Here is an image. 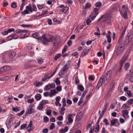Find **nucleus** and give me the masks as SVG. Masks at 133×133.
<instances>
[{"instance_id":"1","label":"nucleus","mask_w":133,"mask_h":133,"mask_svg":"<svg viewBox=\"0 0 133 133\" xmlns=\"http://www.w3.org/2000/svg\"><path fill=\"white\" fill-rule=\"evenodd\" d=\"M126 43L118 41L116 47V54L117 56L122 55L125 49Z\"/></svg>"},{"instance_id":"2","label":"nucleus","mask_w":133,"mask_h":133,"mask_svg":"<svg viewBox=\"0 0 133 133\" xmlns=\"http://www.w3.org/2000/svg\"><path fill=\"white\" fill-rule=\"evenodd\" d=\"M42 42L44 45H48L49 42H53L55 39L54 37L48 34H44L42 36Z\"/></svg>"},{"instance_id":"3","label":"nucleus","mask_w":133,"mask_h":133,"mask_svg":"<svg viewBox=\"0 0 133 133\" xmlns=\"http://www.w3.org/2000/svg\"><path fill=\"white\" fill-rule=\"evenodd\" d=\"M112 75V71L110 70H109L107 72L105 76L104 75V84L105 85H107L111 79Z\"/></svg>"},{"instance_id":"4","label":"nucleus","mask_w":133,"mask_h":133,"mask_svg":"<svg viewBox=\"0 0 133 133\" xmlns=\"http://www.w3.org/2000/svg\"><path fill=\"white\" fill-rule=\"evenodd\" d=\"M122 10L120 11L121 14L122 16L124 18H127V12L128 10L127 6L125 5H123L122 7Z\"/></svg>"},{"instance_id":"5","label":"nucleus","mask_w":133,"mask_h":133,"mask_svg":"<svg viewBox=\"0 0 133 133\" xmlns=\"http://www.w3.org/2000/svg\"><path fill=\"white\" fill-rule=\"evenodd\" d=\"M125 29H124L123 30L121 35L119 38L118 41L126 43V45H128L129 44V39H125V40H124L123 39V38L124 37V35L125 33Z\"/></svg>"},{"instance_id":"6","label":"nucleus","mask_w":133,"mask_h":133,"mask_svg":"<svg viewBox=\"0 0 133 133\" xmlns=\"http://www.w3.org/2000/svg\"><path fill=\"white\" fill-rule=\"evenodd\" d=\"M70 65V63L69 62H67L60 70V71L59 72L58 74L61 75L62 73V72H64L67 71L68 69V67Z\"/></svg>"},{"instance_id":"7","label":"nucleus","mask_w":133,"mask_h":133,"mask_svg":"<svg viewBox=\"0 0 133 133\" xmlns=\"http://www.w3.org/2000/svg\"><path fill=\"white\" fill-rule=\"evenodd\" d=\"M122 115L125 120L128 118L129 116L128 115L129 112L127 109L123 110H122Z\"/></svg>"},{"instance_id":"8","label":"nucleus","mask_w":133,"mask_h":133,"mask_svg":"<svg viewBox=\"0 0 133 133\" xmlns=\"http://www.w3.org/2000/svg\"><path fill=\"white\" fill-rule=\"evenodd\" d=\"M111 17L109 16L106 17L103 19V22L104 24L110 25L111 24Z\"/></svg>"},{"instance_id":"9","label":"nucleus","mask_w":133,"mask_h":133,"mask_svg":"<svg viewBox=\"0 0 133 133\" xmlns=\"http://www.w3.org/2000/svg\"><path fill=\"white\" fill-rule=\"evenodd\" d=\"M104 75H102L100 78L96 88V90L98 89L102 85L103 82L104 83Z\"/></svg>"},{"instance_id":"10","label":"nucleus","mask_w":133,"mask_h":133,"mask_svg":"<svg viewBox=\"0 0 133 133\" xmlns=\"http://www.w3.org/2000/svg\"><path fill=\"white\" fill-rule=\"evenodd\" d=\"M55 87V85L54 83H49L45 86L44 90L46 91H48L51 89H53Z\"/></svg>"},{"instance_id":"11","label":"nucleus","mask_w":133,"mask_h":133,"mask_svg":"<svg viewBox=\"0 0 133 133\" xmlns=\"http://www.w3.org/2000/svg\"><path fill=\"white\" fill-rule=\"evenodd\" d=\"M129 55V53L127 54L125 56H123L120 61V64L121 65H123L124 63L128 59Z\"/></svg>"},{"instance_id":"12","label":"nucleus","mask_w":133,"mask_h":133,"mask_svg":"<svg viewBox=\"0 0 133 133\" xmlns=\"http://www.w3.org/2000/svg\"><path fill=\"white\" fill-rule=\"evenodd\" d=\"M110 122L111 126L115 125L116 126H119V123L117 119L115 118L113 119Z\"/></svg>"},{"instance_id":"13","label":"nucleus","mask_w":133,"mask_h":133,"mask_svg":"<svg viewBox=\"0 0 133 133\" xmlns=\"http://www.w3.org/2000/svg\"><path fill=\"white\" fill-rule=\"evenodd\" d=\"M127 37L126 39H128L129 40V42L131 41L133 37V32L132 31H130L128 32L127 34Z\"/></svg>"},{"instance_id":"14","label":"nucleus","mask_w":133,"mask_h":133,"mask_svg":"<svg viewBox=\"0 0 133 133\" xmlns=\"http://www.w3.org/2000/svg\"><path fill=\"white\" fill-rule=\"evenodd\" d=\"M43 83L42 82H39L38 81L36 80L34 83V85L37 87H39L42 85Z\"/></svg>"},{"instance_id":"15","label":"nucleus","mask_w":133,"mask_h":133,"mask_svg":"<svg viewBox=\"0 0 133 133\" xmlns=\"http://www.w3.org/2000/svg\"><path fill=\"white\" fill-rule=\"evenodd\" d=\"M50 93L51 94L50 97H52L54 96L55 94H57V92L55 90L52 89L50 90Z\"/></svg>"},{"instance_id":"16","label":"nucleus","mask_w":133,"mask_h":133,"mask_svg":"<svg viewBox=\"0 0 133 133\" xmlns=\"http://www.w3.org/2000/svg\"><path fill=\"white\" fill-rule=\"evenodd\" d=\"M34 111V110L33 108H28L26 110V113L29 114H31Z\"/></svg>"},{"instance_id":"17","label":"nucleus","mask_w":133,"mask_h":133,"mask_svg":"<svg viewBox=\"0 0 133 133\" xmlns=\"http://www.w3.org/2000/svg\"><path fill=\"white\" fill-rule=\"evenodd\" d=\"M16 32L17 33H27L28 32V31L26 30H23L20 29H18L16 30Z\"/></svg>"},{"instance_id":"18","label":"nucleus","mask_w":133,"mask_h":133,"mask_svg":"<svg viewBox=\"0 0 133 133\" xmlns=\"http://www.w3.org/2000/svg\"><path fill=\"white\" fill-rule=\"evenodd\" d=\"M89 50V49L84 50L82 53V55L81 56V57H83L85 56L87 54L88 51Z\"/></svg>"},{"instance_id":"19","label":"nucleus","mask_w":133,"mask_h":133,"mask_svg":"<svg viewBox=\"0 0 133 133\" xmlns=\"http://www.w3.org/2000/svg\"><path fill=\"white\" fill-rule=\"evenodd\" d=\"M68 130V127L67 126L65 127L64 129H61L59 130L60 133H64L66 132Z\"/></svg>"},{"instance_id":"20","label":"nucleus","mask_w":133,"mask_h":133,"mask_svg":"<svg viewBox=\"0 0 133 133\" xmlns=\"http://www.w3.org/2000/svg\"><path fill=\"white\" fill-rule=\"evenodd\" d=\"M69 8L67 6H65L61 10V11L65 14L68 11Z\"/></svg>"},{"instance_id":"21","label":"nucleus","mask_w":133,"mask_h":133,"mask_svg":"<svg viewBox=\"0 0 133 133\" xmlns=\"http://www.w3.org/2000/svg\"><path fill=\"white\" fill-rule=\"evenodd\" d=\"M67 71H65V73L64 72H62V74L61 75L58 74V75L61 78L64 77L66 78L68 76V74L66 73Z\"/></svg>"},{"instance_id":"22","label":"nucleus","mask_w":133,"mask_h":133,"mask_svg":"<svg viewBox=\"0 0 133 133\" xmlns=\"http://www.w3.org/2000/svg\"><path fill=\"white\" fill-rule=\"evenodd\" d=\"M35 98L37 101H39L41 99L42 96L40 94H37L36 95Z\"/></svg>"},{"instance_id":"23","label":"nucleus","mask_w":133,"mask_h":133,"mask_svg":"<svg viewBox=\"0 0 133 133\" xmlns=\"http://www.w3.org/2000/svg\"><path fill=\"white\" fill-rule=\"evenodd\" d=\"M77 89L82 92L84 90L83 87L81 85H77Z\"/></svg>"},{"instance_id":"24","label":"nucleus","mask_w":133,"mask_h":133,"mask_svg":"<svg viewBox=\"0 0 133 133\" xmlns=\"http://www.w3.org/2000/svg\"><path fill=\"white\" fill-rule=\"evenodd\" d=\"M49 74H46L44 76V77L42 78V81H44L46 80L47 79H49L51 77L50 76H48V75Z\"/></svg>"},{"instance_id":"25","label":"nucleus","mask_w":133,"mask_h":133,"mask_svg":"<svg viewBox=\"0 0 133 133\" xmlns=\"http://www.w3.org/2000/svg\"><path fill=\"white\" fill-rule=\"evenodd\" d=\"M12 75H10V76H5L4 77H3L1 78L2 79H1V80L3 81H7L10 78V77L12 76Z\"/></svg>"},{"instance_id":"26","label":"nucleus","mask_w":133,"mask_h":133,"mask_svg":"<svg viewBox=\"0 0 133 133\" xmlns=\"http://www.w3.org/2000/svg\"><path fill=\"white\" fill-rule=\"evenodd\" d=\"M15 52H12L9 54V56L10 58H12L15 56Z\"/></svg>"},{"instance_id":"27","label":"nucleus","mask_w":133,"mask_h":133,"mask_svg":"<svg viewBox=\"0 0 133 133\" xmlns=\"http://www.w3.org/2000/svg\"><path fill=\"white\" fill-rule=\"evenodd\" d=\"M33 37L37 39H39V34L37 33H34L32 35Z\"/></svg>"},{"instance_id":"28","label":"nucleus","mask_w":133,"mask_h":133,"mask_svg":"<svg viewBox=\"0 0 133 133\" xmlns=\"http://www.w3.org/2000/svg\"><path fill=\"white\" fill-rule=\"evenodd\" d=\"M11 7L13 8H16L17 7V3L15 2H13L11 3Z\"/></svg>"},{"instance_id":"29","label":"nucleus","mask_w":133,"mask_h":133,"mask_svg":"<svg viewBox=\"0 0 133 133\" xmlns=\"http://www.w3.org/2000/svg\"><path fill=\"white\" fill-rule=\"evenodd\" d=\"M102 5V3L100 2H96L95 4V6L97 7H99Z\"/></svg>"},{"instance_id":"30","label":"nucleus","mask_w":133,"mask_h":133,"mask_svg":"<svg viewBox=\"0 0 133 133\" xmlns=\"http://www.w3.org/2000/svg\"><path fill=\"white\" fill-rule=\"evenodd\" d=\"M54 82H55L57 85L60 84L61 83V82L59 80V78H57L55 80Z\"/></svg>"},{"instance_id":"31","label":"nucleus","mask_w":133,"mask_h":133,"mask_svg":"<svg viewBox=\"0 0 133 133\" xmlns=\"http://www.w3.org/2000/svg\"><path fill=\"white\" fill-rule=\"evenodd\" d=\"M43 105L41 103V102H40L39 104V106L37 107V109L40 110H42L43 107Z\"/></svg>"},{"instance_id":"32","label":"nucleus","mask_w":133,"mask_h":133,"mask_svg":"<svg viewBox=\"0 0 133 133\" xmlns=\"http://www.w3.org/2000/svg\"><path fill=\"white\" fill-rule=\"evenodd\" d=\"M123 66V65H121V64H120L119 68V69H117L116 72V74H118V72H119L121 71L122 69V68Z\"/></svg>"},{"instance_id":"33","label":"nucleus","mask_w":133,"mask_h":133,"mask_svg":"<svg viewBox=\"0 0 133 133\" xmlns=\"http://www.w3.org/2000/svg\"><path fill=\"white\" fill-rule=\"evenodd\" d=\"M99 9L97 8H94V15L97 16L98 14V12Z\"/></svg>"},{"instance_id":"34","label":"nucleus","mask_w":133,"mask_h":133,"mask_svg":"<svg viewBox=\"0 0 133 133\" xmlns=\"http://www.w3.org/2000/svg\"><path fill=\"white\" fill-rule=\"evenodd\" d=\"M125 70L127 71L128 70L130 66V64L129 63H127L125 64Z\"/></svg>"},{"instance_id":"35","label":"nucleus","mask_w":133,"mask_h":133,"mask_svg":"<svg viewBox=\"0 0 133 133\" xmlns=\"http://www.w3.org/2000/svg\"><path fill=\"white\" fill-rule=\"evenodd\" d=\"M61 57V54H58L56 55L55 57V59L57 61L58 58H59Z\"/></svg>"},{"instance_id":"36","label":"nucleus","mask_w":133,"mask_h":133,"mask_svg":"<svg viewBox=\"0 0 133 133\" xmlns=\"http://www.w3.org/2000/svg\"><path fill=\"white\" fill-rule=\"evenodd\" d=\"M129 105H127L126 104H124L122 106V107L124 109H126L129 108L130 107Z\"/></svg>"},{"instance_id":"37","label":"nucleus","mask_w":133,"mask_h":133,"mask_svg":"<svg viewBox=\"0 0 133 133\" xmlns=\"http://www.w3.org/2000/svg\"><path fill=\"white\" fill-rule=\"evenodd\" d=\"M40 102H41V103L43 105L49 103L48 101L47 100H43L41 101Z\"/></svg>"},{"instance_id":"38","label":"nucleus","mask_w":133,"mask_h":133,"mask_svg":"<svg viewBox=\"0 0 133 133\" xmlns=\"http://www.w3.org/2000/svg\"><path fill=\"white\" fill-rule=\"evenodd\" d=\"M99 129V125H96V127L95 130V132H97L98 131Z\"/></svg>"},{"instance_id":"39","label":"nucleus","mask_w":133,"mask_h":133,"mask_svg":"<svg viewBox=\"0 0 133 133\" xmlns=\"http://www.w3.org/2000/svg\"><path fill=\"white\" fill-rule=\"evenodd\" d=\"M91 5V4L89 3H87L85 6L84 8L85 9L89 8H90Z\"/></svg>"},{"instance_id":"40","label":"nucleus","mask_w":133,"mask_h":133,"mask_svg":"<svg viewBox=\"0 0 133 133\" xmlns=\"http://www.w3.org/2000/svg\"><path fill=\"white\" fill-rule=\"evenodd\" d=\"M29 13V12L28 10L26 9H25L24 11H23L21 13V14L24 15H25L26 14H27Z\"/></svg>"},{"instance_id":"41","label":"nucleus","mask_w":133,"mask_h":133,"mask_svg":"<svg viewBox=\"0 0 133 133\" xmlns=\"http://www.w3.org/2000/svg\"><path fill=\"white\" fill-rule=\"evenodd\" d=\"M49 119L48 117L44 116L43 118V122L45 123H47L49 121Z\"/></svg>"},{"instance_id":"42","label":"nucleus","mask_w":133,"mask_h":133,"mask_svg":"<svg viewBox=\"0 0 133 133\" xmlns=\"http://www.w3.org/2000/svg\"><path fill=\"white\" fill-rule=\"evenodd\" d=\"M37 5L38 8L40 9H42L44 6V5L43 4L42 5L38 4Z\"/></svg>"},{"instance_id":"43","label":"nucleus","mask_w":133,"mask_h":133,"mask_svg":"<svg viewBox=\"0 0 133 133\" xmlns=\"http://www.w3.org/2000/svg\"><path fill=\"white\" fill-rule=\"evenodd\" d=\"M68 48V46L67 45H65L63 49L62 50V54H63L65 52L66 50V49Z\"/></svg>"},{"instance_id":"44","label":"nucleus","mask_w":133,"mask_h":133,"mask_svg":"<svg viewBox=\"0 0 133 133\" xmlns=\"http://www.w3.org/2000/svg\"><path fill=\"white\" fill-rule=\"evenodd\" d=\"M133 102V99L132 98L130 99H129V100H128L127 102V103L128 105H130L132 103V102Z\"/></svg>"},{"instance_id":"45","label":"nucleus","mask_w":133,"mask_h":133,"mask_svg":"<svg viewBox=\"0 0 133 133\" xmlns=\"http://www.w3.org/2000/svg\"><path fill=\"white\" fill-rule=\"evenodd\" d=\"M55 42L56 43V44H58L59 43L60 41V39L59 37H58L57 38H55Z\"/></svg>"},{"instance_id":"46","label":"nucleus","mask_w":133,"mask_h":133,"mask_svg":"<svg viewBox=\"0 0 133 133\" xmlns=\"http://www.w3.org/2000/svg\"><path fill=\"white\" fill-rule=\"evenodd\" d=\"M26 9L27 10H28L30 12H32V11L31 9V7L27 5L26 7Z\"/></svg>"},{"instance_id":"47","label":"nucleus","mask_w":133,"mask_h":133,"mask_svg":"<svg viewBox=\"0 0 133 133\" xmlns=\"http://www.w3.org/2000/svg\"><path fill=\"white\" fill-rule=\"evenodd\" d=\"M12 110L15 112H17L20 110V108L19 107H18V108H12Z\"/></svg>"},{"instance_id":"48","label":"nucleus","mask_w":133,"mask_h":133,"mask_svg":"<svg viewBox=\"0 0 133 133\" xmlns=\"http://www.w3.org/2000/svg\"><path fill=\"white\" fill-rule=\"evenodd\" d=\"M103 122L106 125H109V123L108 122V120L107 118L104 119Z\"/></svg>"},{"instance_id":"49","label":"nucleus","mask_w":133,"mask_h":133,"mask_svg":"<svg viewBox=\"0 0 133 133\" xmlns=\"http://www.w3.org/2000/svg\"><path fill=\"white\" fill-rule=\"evenodd\" d=\"M111 89L109 90L108 91V92L107 94V96L108 97H109L110 96V95L112 92H111Z\"/></svg>"},{"instance_id":"50","label":"nucleus","mask_w":133,"mask_h":133,"mask_svg":"<svg viewBox=\"0 0 133 133\" xmlns=\"http://www.w3.org/2000/svg\"><path fill=\"white\" fill-rule=\"evenodd\" d=\"M55 127V124L54 123H52L51 125L50 126L49 129L50 130H52Z\"/></svg>"},{"instance_id":"51","label":"nucleus","mask_w":133,"mask_h":133,"mask_svg":"<svg viewBox=\"0 0 133 133\" xmlns=\"http://www.w3.org/2000/svg\"><path fill=\"white\" fill-rule=\"evenodd\" d=\"M56 89L58 91H60L62 90V87L61 86H58L56 87Z\"/></svg>"},{"instance_id":"52","label":"nucleus","mask_w":133,"mask_h":133,"mask_svg":"<svg viewBox=\"0 0 133 133\" xmlns=\"http://www.w3.org/2000/svg\"><path fill=\"white\" fill-rule=\"evenodd\" d=\"M127 94L128 95V96L130 97H131L132 96V94L131 92L130 91H127Z\"/></svg>"},{"instance_id":"53","label":"nucleus","mask_w":133,"mask_h":133,"mask_svg":"<svg viewBox=\"0 0 133 133\" xmlns=\"http://www.w3.org/2000/svg\"><path fill=\"white\" fill-rule=\"evenodd\" d=\"M79 81L78 77L77 76L76 77H75V83L76 84L79 83Z\"/></svg>"},{"instance_id":"54","label":"nucleus","mask_w":133,"mask_h":133,"mask_svg":"<svg viewBox=\"0 0 133 133\" xmlns=\"http://www.w3.org/2000/svg\"><path fill=\"white\" fill-rule=\"evenodd\" d=\"M32 121H30V122L29 123V125H28V127L26 129H27L28 128H31L32 126Z\"/></svg>"},{"instance_id":"55","label":"nucleus","mask_w":133,"mask_h":133,"mask_svg":"<svg viewBox=\"0 0 133 133\" xmlns=\"http://www.w3.org/2000/svg\"><path fill=\"white\" fill-rule=\"evenodd\" d=\"M120 99L123 101H125L127 99V98L124 96H122L120 97Z\"/></svg>"},{"instance_id":"56","label":"nucleus","mask_w":133,"mask_h":133,"mask_svg":"<svg viewBox=\"0 0 133 133\" xmlns=\"http://www.w3.org/2000/svg\"><path fill=\"white\" fill-rule=\"evenodd\" d=\"M37 60L38 63L39 64H42L43 63V59L42 58H38Z\"/></svg>"},{"instance_id":"57","label":"nucleus","mask_w":133,"mask_h":133,"mask_svg":"<svg viewBox=\"0 0 133 133\" xmlns=\"http://www.w3.org/2000/svg\"><path fill=\"white\" fill-rule=\"evenodd\" d=\"M13 39H16L18 38V36L15 34H11Z\"/></svg>"},{"instance_id":"58","label":"nucleus","mask_w":133,"mask_h":133,"mask_svg":"<svg viewBox=\"0 0 133 133\" xmlns=\"http://www.w3.org/2000/svg\"><path fill=\"white\" fill-rule=\"evenodd\" d=\"M26 124H24L22 125L21 126V129H24L26 127Z\"/></svg>"},{"instance_id":"59","label":"nucleus","mask_w":133,"mask_h":133,"mask_svg":"<svg viewBox=\"0 0 133 133\" xmlns=\"http://www.w3.org/2000/svg\"><path fill=\"white\" fill-rule=\"evenodd\" d=\"M51 110L48 109L47 111L46 114L48 115H50L51 114Z\"/></svg>"},{"instance_id":"60","label":"nucleus","mask_w":133,"mask_h":133,"mask_svg":"<svg viewBox=\"0 0 133 133\" xmlns=\"http://www.w3.org/2000/svg\"><path fill=\"white\" fill-rule=\"evenodd\" d=\"M34 101V99L33 98H32L31 99H29L28 100V102L30 103H33Z\"/></svg>"},{"instance_id":"61","label":"nucleus","mask_w":133,"mask_h":133,"mask_svg":"<svg viewBox=\"0 0 133 133\" xmlns=\"http://www.w3.org/2000/svg\"><path fill=\"white\" fill-rule=\"evenodd\" d=\"M107 41L109 43H110L111 42V39L110 36H107Z\"/></svg>"},{"instance_id":"62","label":"nucleus","mask_w":133,"mask_h":133,"mask_svg":"<svg viewBox=\"0 0 133 133\" xmlns=\"http://www.w3.org/2000/svg\"><path fill=\"white\" fill-rule=\"evenodd\" d=\"M32 10H33L35 11H37L36 7L35 5L34 4L32 5Z\"/></svg>"},{"instance_id":"63","label":"nucleus","mask_w":133,"mask_h":133,"mask_svg":"<svg viewBox=\"0 0 133 133\" xmlns=\"http://www.w3.org/2000/svg\"><path fill=\"white\" fill-rule=\"evenodd\" d=\"M57 119L59 121H62L63 119V117L61 116H60L57 117Z\"/></svg>"},{"instance_id":"64","label":"nucleus","mask_w":133,"mask_h":133,"mask_svg":"<svg viewBox=\"0 0 133 133\" xmlns=\"http://www.w3.org/2000/svg\"><path fill=\"white\" fill-rule=\"evenodd\" d=\"M48 132V130L47 128L43 129L42 130V132L43 133H47Z\"/></svg>"}]
</instances>
